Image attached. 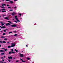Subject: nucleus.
<instances>
[{"label": "nucleus", "instance_id": "ddd939ff", "mask_svg": "<svg viewBox=\"0 0 63 63\" xmlns=\"http://www.w3.org/2000/svg\"><path fill=\"white\" fill-rule=\"evenodd\" d=\"M12 47V46H8V48H10V47Z\"/></svg>", "mask_w": 63, "mask_h": 63}, {"label": "nucleus", "instance_id": "4c0bfd02", "mask_svg": "<svg viewBox=\"0 0 63 63\" xmlns=\"http://www.w3.org/2000/svg\"><path fill=\"white\" fill-rule=\"evenodd\" d=\"M11 51H14V49H11Z\"/></svg>", "mask_w": 63, "mask_h": 63}, {"label": "nucleus", "instance_id": "680f3d73", "mask_svg": "<svg viewBox=\"0 0 63 63\" xmlns=\"http://www.w3.org/2000/svg\"><path fill=\"white\" fill-rule=\"evenodd\" d=\"M3 57H4V58H5L6 57V56H4Z\"/></svg>", "mask_w": 63, "mask_h": 63}, {"label": "nucleus", "instance_id": "423d86ee", "mask_svg": "<svg viewBox=\"0 0 63 63\" xmlns=\"http://www.w3.org/2000/svg\"><path fill=\"white\" fill-rule=\"evenodd\" d=\"M8 59H13V58L12 57H8Z\"/></svg>", "mask_w": 63, "mask_h": 63}, {"label": "nucleus", "instance_id": "3c124183", "mask_svg": "<svg viewBox=\"0 0 63 63\" xmlns=\"http://www.w3.org/2000/svg\"><path fill=\"white\" fill-rule=\"evenodd\" d=\"M2 61H4V59H3Z\"/></svg>", "mask_w": 63, "mask_h": 63}, {"label": "nucleus", "instance_id": "5701e85b", "mask_svg": "<svg viewBox=\"0 0 63 63\" xmlns=\"http://www.w3.org/2000/svg\"><path fill=\"white\" fill-rule=\"evenodd\" d=\"M11 53H15V52H13V51H11Z\"/></svg>", "mask_w": 63, "mask_h": 63}, {"label": "nucleus", "instance_id": "9b49d317", "mask_svg": "<svg viewBox=\"0 0 63 63\" xmlns=\"http://www.w3.org/2000/svg\"><path fill=\"white\" fill-rule=\"evenodd\" d=\"M2 43H3V44H4V43H6V41H3L2 42Z\"/></svg>", "mask_w": 63, "mask_h": 63}, {"label": "nucleus", "instance_id": "0e129e2a", "mask_svg": "<svg viewBox=\"0 0 63 63\" xmlns=\"http://www.w3.org/2000/svg\"><path fill=\"white\" fill-rule=\"evenodd\" d=\"M6 30H8V29H6Z\"/></svg>", "mask_w": 63, "mask_h": 63}, {"label": "nucleus", "instance_id": "e433bc0d", "mask_svg": "<svg viewBox=\"0 0 63 63\" xmlns=\"http://www.w3.org/2000/svg\"><path fill=\"white\" fill-rule=\"evenodd\" d=\"M4 50L5 51H7V50H7V49H4Z\"/></svg>", "mask_w": 63, "mask_h": 63}, {"label": "nucleus", "instance_id": "4d7b16f0", "mask_svg": "<svg viewBox=\"0 0 63 63\" xmlns=\"http://www.w3.org/2000/svg\"><path fill=\"white\" fill-rule=\"evenodd\" d=\"M4 24H6V23L5 22H3V23Z\"/></svg>", "mask_w": 63, "mask_h": 63}, {"label": "nucleus", "instance_id": "f257e3e1", "mask_svg": "<svg viewBox=\"0 0 63 63\" xmlns=\"http://www.w3.org/2000/svg\"><path fill=\"white\" fill-rule=\"evenodd\" d=\"M15 18L17 20V21H14L15 22H16V23H17L18 22H20V21L19 20H18V19L17 18V16H15Z\"/></svg>", "mask_w": 63, "mask_h": 63}, {"label": "nucleus", "instance_id": "9d476101", "mask_svg": "<svg viewBox=\"0 0 63 63\" xmlns=\"http://www.w3.org/2000/svg\"><path fill=\"white\" fill-rule=\"evenodd\" d=\"M10 3H11V4H13V3H14V2L12 1H10Z\"/></svg>", "mask_w": 63, "mask_h": 63}, {"label": "nucleus", "instance_id": "7ed1b4c3", "mask_svg": "<svg viewBox=\"0 0 63 63\" xmlns=\"http://www.w3.org/2000/svg\"><path fill=\"white\" fill-rule=\"evenodd\" d=\"M11 45H12L11 46L12 47H15V46H16V44H14V43H12Z\"/></svg>", "mask_w": 63, "mask_h": 63}, {"label": "nucleus", "instance_id": "c85d7f7f", "mask_svg": "<svg viewBox=\"0 0 63 63\" xmlns=\"http://www.w3.org/2000/svg\"><path fill=\"white\" fill-rule=\"evenodd\" d=\"M2 5H4V6H6V5L5 4H2Z\"/></svg>", "mask_w": 63, "mask_h": 63}, {"label": "nucleus", "instance_id": "8fccbe9b", "mask_svg": "<svg viewBox=\"0 0 63 63\" xmlns=\"http://www.w3.org/2000/svg\"><path fill=\"white\" fill-rule=\"evenodd\" d=\"M0 23H3V22L2 21L0 22Z\"/></svg>", "mask_w": 63, "mask_h": 63}, {"label": "nucleus", "instance_id": "aec40b11", "mask_svg": "<svg viewBox=\"0 0 63 63\" xmlns=\"http://www.w3.org/2000/svg\"><path fill=\"white\" fill-rule=\"evenodd\" d=\"M6 16V15H2L3 17H4V16Z\"/></svg>", "mask_w": 63, "mask_h": 63}, {"label": "nucleus", "instance_id": "c9c22d12", "mask_svg": "<svg viewBox=\"0 0 63 63\" xmlns=\"http://www.w3.org/2000/svg\"><path fill=\"white\" fill-rule=\"evenodd\" d=\"M11 33H12V32H9V34H11Z\"/></svg>", "mask_w": 63, "mask_h": 63}, {"label": "nucleus", "instance_id": "a211bd4d", "mask_svg": "<svg viewBox=\"0 0 63 63\" xmlns=\"http://www.w3.org/2000/svg\"><path fill=\"white\" fill-rule=\"evenodd\" d=\"M1 37L2 39H3V38H5V37H4L3 36H1Z\"/></svg>", "mask_w": 63, "mask_h": 63}, {"label": "nucleus", "instance_id": "a19ab883", "mask_svg": "<svg viewBox=\"0 0 63 63\" xmlns=\"http://www.w3.org/2000/svg\"><path fill=\"white\" fill-rule=\"evenodd\" d=\"M20 60H22V61H23V60H22V59H20Z\"/></svg>", "mask_w": 63, "mask_h": 63}, {"label": "nucleus", "instance_id": "49530a36", "mask_svg": "<svg viewBox=\"0 0 63 63\" xmlns=\"http://www.w3.org/2000/svg\"><path fill=\"white\" fill-rule=\"evenodd\" d=\"M7 6H9V4H7Z\"/></svg>", "mask_w": 63, "mask_h": 63}, {"label": "nucleus", "instance_id": "2eb2a0df", "mask_svg": "<svg viewBox=\"0 0 63 63\" xmlns=\"http://www.w3.org/2000/svg\"><path fill=\"white\" fill-rule=\"evenodd\" d=\"M1 55H4L5 54V53H1Z\"/></svg>", "mask_w": 63, "mask_h": 63}, {"label": "nucleus", "instance_id": "6e6552de", "mask_svg": "<svg viewBox=\"0 0 63 63\" xmlns=\"http://www.w3.org/2000/svg\"><path fill=\"white\" fill-rule=\"evenodd\" d=\"M15 14H16V13L14 12L13 13H12V16H15Z\"/></svg>", "mask_w": 63, "mask_h": 63}, {"label": "nucleus", "instance_id": "0eeeda50", "mask_svg": "<svg viewBox=\"0 0 63 63\" xmlns=\"http://www.w3.org/2000/svg\"><path fill=\"white\" fill-rule=\"evenodd\" d=\"M1 28H3V29L4 28H6V27L5 26H3L1 27Z\"/></svg>", "mask_w": 63, "mask_h": 63}, {"label": "nucleus", "instance_id": "7c9ffc66", "mask_svg": "<svg viewBox=\"0 0 63 63\" xmlns=\"http://www.w3.org/2000/svg\"><path fill=\"white\" fill-rule=\"evenodd\" d=\"M0 40H1V39H0ZM0 43H2V42L0 40Z\"/></svg>", "mask_w": 63, "mask_h": 63}, {"label": "nucleus", "instance_id": "6e6d98bb", "mask_svg": "<svg viewBox=\"0 0 63 63\" xmlns=\"http://www.w3.org/2000/svg\"><path fill=\"white\" fill-rule=\"evenodd\" d=\"M1 47V45L0 44V47Z\"/></svg>", "mask_w": 63, "mask_h": 63}, {"label": "nucleus", "instance_id": "a878e982", "mask_svg": "<svg viewBox=\"0 0 63 63\" xmlns=\"http://www.w3.org/2000/svg\"><path fill=\"white\" fill-rule=\"evenodd\" d=\"M10 0H6V1L8 2V1H10Z\"/></svg>", "mask_w": 63, "mask_h": 63}, {"label": "nucleus", "instance_id": "dca6fc26", "mask_svg": "<svg viewBox=\"0 0 63 63\" xmlns=\"http://www.w3.org/2000/svg\"><path fill=\"white\" fill-rule=\"evenodd\" d=\"M5 19H8V17H5Z\"/></svg>", "mask_w": 63, "mask_h": 63}, {"label": "nucleus", "instance_id": "09e8293b", "mask_svg": "<svg viewBox=\"0 0 63 63\" xmlns=\"http://www.w3.org/2000/svg\"><path fill=\"white\" fill-rule=\"evenodd\" d=\"M22 62H25V61H22Z\"/></svg>", "mask_w": 63, "mask_h": 63}, {"label": "nucleus", "instance_id": "4be33fe9", "mask_svg": "<svg viewBox=\"0 0 63 63\" xmlns=\"http://www.w3.org/2000/svg\"><path fill=\"white\" fill-rule=\"evenodd\" d=\"M1 7L2 9H3V8H5V7L3 6H1Z\"/></svg>", "mask_w": 63, "mask_h": 63}, {"label": "nucleus", "instance_id": "79ce46f5", "mask_svg": "<svg viewBox=\"0 0 63 63\" xmlns=\"http://www.w3.org/2000/svg\"><path fill=\"white\" fill-rule=\"evenodd\" d=\"M3 31H4V32H6L7 31H5V30H3Z\"/></svg>", "mask_w": 63, "mask_h": 63}, {"label": "nucleus", "instance_id": "f03ea898", "mask_svg": "<svg viewBox=\"0 0 63 63\" xmlns=\"http://www.w3.org/2000/svg\"><path fill=\"white\" fill-rule=\"evenodd\" d=\"M15 24L12 25H11V27H16L17 26Z\"/></svg>", "mask_w": 63, "mask_h": 63}, {"label": "nucleus", "instance_id": "473e14b6", "mask_svg": "<svg viewBox=\"0 0 63 63\" xmlns=\"http://www.w3.org/2000/svg\"><path fill=\"white\" fill-rule=\"evenodd\" d=\"M13 32H14V33H16V31H14Z\"/></svg>", "mask_w": 63, "mask_h": 63}, {"label": "nucleus", "instance_id": "774afa93", "mask_svg": "<svg viewBox=\"0 0 63 63\" xmlns=\"http://www.w3.org/2000/svg\"><path fill=\"white\" fill-rule=\"evenodd\" d=\"M0 30H1V29H0Z\"/></svg>", "mask_w": 63, "mask_h": 63}, {"label": "nucleus", "instance_id": "37998d69", "mask_svg": "<svg viewBox=\"0 0 63 63\" xmlns=\"http://www.w3.org/2000/svg\"><path fill=\"white\" fill-rule=\"evenodd\" d=\"M0 63H3V62H2V61H0Z\"/></svg>", "mask_w": 63, "mask_h": 63}, {"label": "nucleus", "instance_id": "ea45409f", "mask_svg": "<svg viewBox=\"0 0 63 63\" xmlns=\"http://www.w3.org/2000/svg\"><path fill=\"white\" fill-rule=\"evenodd\" d=\"M8 61L9 62H11V61L10 60H8Z\"/></svg>", "mask_w": 63, "mask_h": 63}, {"label": "nucleus", "instance_id": "13d9d810", "mask_svg": "<svg viewBox=\"0 0 63 63\" xmlns=\"http://www.w3.org/2000/svg\"><path fill=\"white\" fill-rule=\"evenodd\" d=\"M16 62H18V61H16Z\"/></svg>", "mask_w": 63, "mask_h": 63}, {"label": "nucleus", "instance_id": "58836bf2", "mask_svg": "<svg viewBox=\"0 0 63 63\" xmlns=\"http://www.w3.org/2000/svg\"><path fill=\"white\" fill-rule=\"evenodd\" d=\"M19 16H21V14H19Z\"/></svg>", "mask_w": 63, "mask_h": 63}, {"label": "nucleus", "instance_id": "052dcab7", "mask_svg": "<svg viewBox=\"0 0 63 63\" xmlns=\"http://www.w3.org/2000/svg\"><path fill=\"white\" fill-rule=\"evenodd\" d=\"M14 59H15L16 58H14Z\"/></svg>", "mask_w": 63, "mask_h": 63}, {"label": "nucleus", "instance_id": "6ab92c4d", "mask_svg": "<svg viewBox=\"0 0 63 63\" xmlns=\"http://www.w3.org/2000/svg\"><path fill=\"white\" fill-rule=\"evenodd\" d=\"M2 13H4V12H6V11L4 10V11H2Z\"/></svg>", "mask_w": 63, "mask_h": 63}, {"label": "nucleus", "instance_id": "4468645a", "mask_svg": "<svg viewBox=\"0 0 63 63\" xmlns=\"http://www.w3.org/2000/svg\"><path fill=\"white\" fill-rule=\"evenodd\" d=\"M15 51H16V52H18V51L16 49H15Z\"/></svg>", "mask_w": 63, "mask_h": 63}, {"label": "nucleus", "instance_id": "603ef678", "mask_svg": "<svg viewBox=\"0 0 63 63\" xmlns=\"http://www.w3.org/2000/svg\"><path fill=\"white\" fill-rule=\"evenodd\" d=\"M26 47H28V46L27 45H26Z\"/></svg>", "mask_w": 63, "mask_h": 63}, {"label": "nucleus", "instance_id": "393cba45", "mask_svg": "<svg viewBox=\"0 0 63 63\" xmlns=\"http://www.w3.org/2000/svg\"><path fill=\"white\" fill-rule=\"evenodd\" d=\"M10 43V42H7V44H9V43Z\"/></svg>", "mask_w": 63, "mask_h": 63}, {"label": "nucleus", "instance_id": "c03bdc74", "mask_svg": "<svg viewBox=\"0 0 63 63\" xmlns=\"http://www.w3.org/2000/svg\"><path fill=\"white\" fill-rule=\"evenodd\" d=\"M14 8H15V9H16V7L15 6V7H14Z\"/></svg>", "mask_w": 63, "mask_h": 63}, {"label": "nucleus", "instance_id": "e2e57ef3", "mask_svg": "<svg viewBox=\"0 0 63 63\" xmlns=\"http://www.w3.org/2000/svg\"><path fill=\"white\" fill-rule=\"evenodd\" d=\"M0 32H2V31H0Z\"/></svg>", "mask_w": 63, "mask_h": 63}, {"label": "nucleus", "instance_id": "2f4dec72", "mask_svg": "<svg viewBox=\"0 0 63 63\" xmlns=\"http://www.w3.org/2000/svg\"><path fill=\"white\" fill-rule=\"evenodd\" d=\"M8 22H9V23H11V21H8Z\"/></svg>", "mask_w": 63, "mask_h": 63}, {"label": "nucleus", "instance_id": "72a5a7b5", "mask_svg": "<svg viewBox=\"0 0 63 63\" xmlns=\"http://www.w3.org/2000/svg\"><path fill=\"white\" fill-rule=\"evenodd\" d=\"M8 7V8H9V9H11L12 8L11 7Z\"/></svg>", "mask_w": 63, "mask_h": 63}, {"label": "nucleus", "instance_id": "1a4fd4ad", "mask_svg": "<svg viewBox=\"0 0 63 63\" xmlns=\"http://www.w3.org/2000/svg\"><path fill=\"white\" fill-rule=\"evenodd\" d=\"M0 52H4V51H3L2 50H0Z\"/></svg>", "mask_w": 63, "mask_h": 63}, {"label": "nucleus", "instance_id": "a18cd8bd", "mask_svg": "<svg viewBox=\"0 0 63 63\" xmlns=\"http://www.w3.org/2000/svg\"><path fill=\"white\" fill-rule=\"evenodd\" d=\"M1 49H5V48H1Z\"/></svg>", "mask_w": 63, "mask_h": 63}, {"label": "nucleus", "instance_id": "c756f323", "mask_svg": "<svg viewBox=\"0 0 63 63\" xmlns=\"http://www.w3.org/2000/svg\"><path fill=\"white\" fill-rule=\"evenodd\" d=\"M27 59L28 60H30V58H27Z\"/></svg>", "mask_w": 63, "mask_h": 63}, {"label": "nucleus", "instance_id": "f8f14e48", "mask_svg": "<svg viewBox=\"0 0 63 63\" xmlns=\"http://www.w3.org/2000/svg\"><path fill=\"white\" fill-rule=\"evenodd\" d=\"M12 53V52L11 51H9V54H11Z\"/></svg>", "mask_w": 63, "mask_h": 63}, {"label": "nucleus", "instance_id": "39448f33", "mask_svg": "<svg viewBox=\"0 0 63 63\" xmlns=\"http://www.w3.org/2000/svg\"><path fill=\"white\" fill-rule=\"evenodd\" d=\"M19 56L20 57H23V55L22 54L20 53Z\"/></svg>", "mask_w": 63, "mask_h": 63}, {"label": "nucleus", "instance_id": "bf43d9fd", "mask_svg": "<svg viewBox=\"0 0 63 63\" xmlns=\"http://www.w3.org/2000/svg\"><path fill=\"white\" fill-rule=\"evenodd\" d=\"M14 1H17V0H14Z\"/></svg>", "mask_w": 63, "mask_h": 63}, {"label": "nucleus", "instance_id": "412c9836", "mask_svg": "<svg viewBox=\"0 0 63 63\" xmlns=\"http://www.w3.org/2000/svg\"><path fill=\"white\" fill-rule=\"evenodd\" d=\"M17 35V34H15L14 35V36H16Z\"/></svg>", "mask_w": 63, "mask_h": 63}, {"label": "nucleus", "instance_id": "69168bd1", "mask_svg": "<svg viewBox=\"0 0 63 63\" xmlns=\"http://www.w3.org/2000/svg\"><path fill=\"white\" fill-rule=\"evenodd\" d=\"M3 63H6V62H3Z\"/></svg>", "mask_w": 63, "mask_h": 63}, {"label": "nucleus", "instance_id": "de8ad7c7", "mask_svg": "<svg viewBox=\"0 0 63 63\" xmlns=\"http://www.w3.org/2000/svg\"><path fill=\"white\" fill-rule=\"evenodd\" d=\"M1 59H4V58L3 57H1Z\"/></svg>", "mask_w": 63, "mask_h": 63}, {"label": "nucleus", "instance_id": "338daca9", "mask_svg": "<svg viewBox=\"0 0 63 63\" xmlns=\"http://www.w3.org/2000/svg\"><path fill=\"white\" fill-rule=\"evenodd\" d=\"M0 17H1V16H0Z\"/></svg>", "mask_w": 63, "mask_h": 63}, {"label": "nucleus", "instance_id": "b1692460", "mask_svg": "<svg viewBox=\"0 0 63 63\" xmlns=\"http://www.w3.org/2000/svg\"><path fill=\"white\" fill-rule=\"evenodd\" d=\"M1 25L2 26H3V25H4V24H3V23H1Z\"/></svg>", "mask_w": 63, "mask_h": 63}, {"label": "nucleus", "instance_id": "5fc2aeb1", "mask_svg": "<svg viewBox=\"0 0 63 63\" xmlns=\"http://www.w3.org/2000/svg\"><path fill=\"white\" fill-rule=\"evenodd\" d=\"M2 1L4 2V1H5V0H2Z\"/></svg>", "mask_w": 63, "mask_h": 63}, {"label": "nucleus", "instance_id": "864d4df0", "mask_svg": "<svg viewBox=\"0 0 63 63\" xmlns=\"http://www.w3.org/2000/svg\"><path fill=\"white\" fill-rule=\"evenodd\" d=\"M2 6H3V7H4V5H2Z\"/></svg>", "mask_w": 63, "mask_h": 63}, {"label": "nucleus", "instance_id": "20e7f679", "mask_svg": "<svg viewBox=\"0 0 63 63\" xmlns=\"http://www.w3.org/2000/svg\"><path fill=\"white\" fill-rule=\"evenodd\" d=\"M10 24H12V23L10 24V23H7V24H5L6 26H7L8 25L9 26L10 25Z\"/></svg>", "mask_w": 63, "mask_h": 63}, {"label": "nucleus", "instance_id": "f704fd0d", "mask_svg": "<svg viewBox=\"0 0 63 63\" xmlns=\"http://www.w3.org/2000/svg\"><path fill=\"white\" fill-rule=\"evenodd\" d=\"M13 11V10L11 9V10H10L9 11H10V12H11V11Z\"/></svg>", "mask_w": 63, "mask_h": 63}, {"label": "nucleus", "instance_id": "bb28decb", "mask_svg": "<svg viewBox=\"0 0 63 63\" xmlns=\"http://www.w3.org/2000/svg\"><path fill=\"white\" fill-rule=\"evenodd\" d=\"M4 40H5V41H7V38H5L4 39Z\"/></svg>", "mask_w": 63, "mask_h": 63}, {"label": "nucleus", "instance_id": "cd10ccee", "mask_svg": "<svg viewBox=\"0 0 63 63\" xmlns=\"http://www.w3.org/2000/svg\"><path fill=\"white\" fill-rule=\"evenodd\" d=\"M6 34V33H4L3 34V35H5Z\"/></svg>", "mask_w": 63, "mask_h": 63}, {"label": "nucleus", "instance_id": "f3484780", "mask_svg": "<svg viewBox=\"0 0 63 63\" xmlns=\"http://www.w3.org/2000/svg\"><path fill=\"white\" fill-rule=\"evenodd\" d=\"M2 11H5V8H3V9H1Z\"/></svg>", "mask_w": 63, "mask_h": 63}]
</instances>
